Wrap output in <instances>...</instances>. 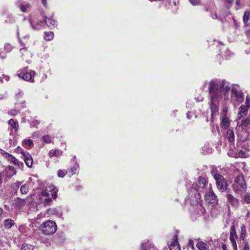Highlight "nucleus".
I'll return each mask as SVG.
<instances>
[{
	"label": "nucleus",
	"instance_id": "nucleus-1",
	"mask_svg": "<svg viewBox=\"0 0 250 250\" xmlns=\"http://www.w3.org/2000/svg\"><path fill=\"white\" fill-rule=\"evenodd\" d=\"M230 88L229 83L225 80L214 79L209 81L208 86V104L212 116L218 112L220 104L224 103L226 104Z\"/></svg>",
	"mask_w": 250,
	"mask_h": 250
},
{
	"label": "nucleus",
	"instance_id": "nucleus-2",
	"mask_svg": "<svg viewBox=\"0 0 250 250\" xmlns=\"http://www.w3.org/2000/svg\"><path fill=\"white\" fill-rule=\"evenodd\" d=\"M207 180L202 177H199L196 183L192 185V188L188 190V200L190 205L197 204L200 199V192H205L208 189Z\"/></svg>",
	"mask_w": 250,
	"mask_h": 250
},
{
	"label": "nucleus",
	"instance_id": "nucleus-3",
	"mask_svg": "<svg viewBox=\"0 0 250 250\" xmlns=\"http://www.w3.org/2000/svg\"><path fill=\"white\" fill-rule=\"evenodd\" d=\"M246 105H242L239 108L238 114V125L236 127L238 134L239 135L242 132H246L250 128V118L248 117L245 120L240 121L243 117L245 116L250 107V99L248 96L246 97Z\"/></svg>",
	"mask_w": 250,
	"mask_h": 250
},
{
	"label": "nucleus",
	"instance_id": "nucleus-4",
	"mask_svg": "<svg viewBox=\"0 0 250 250\" xmlns=\"http://www.w3.org/2000/svg\"><path fill=\"white\" fill-rule=\"evenodd\" d=\"M232 187L233 190L236 193H239L246 190L247 185L242 173L236 176Z\"/></svg>",
	"mask_w": 250,
	"mask_h": 250
},
{
	"label": "nucleus",
	"instance_id": "nucleus-5",
	"mask_svg": "<svg viewBox=\"0 0 250 250\" xmlns=\"http://www.w3.org/2000/svg\"><path fill=\"white\" fill-rule=\"evenodd\" d=\"M42 233L45 235H51L57 230V225L53 221H47L41 225Z\"/></svg>",
	"mask_w": 250,
	"mask_h": 250
},
{
	"label": "nucleus",
	"instance_id": "nucleus-6",
	"mask_svg": "<svg viewBox=\"0 0 250 250\" xmlns=\"http://www.w3.org/2000/svg\"><path fill=\"white\" fill-rule=\"evenodd\" d=\"M35 72L32 70H27L25 69H20L17 72V76L20 79L25 81L34 82V77Z\"/></svg>",
	"mask_w": 250,
	"mask_h": 250
},
{
	"label": "nucleus",
	"instance_id": "nucleus-7",
	"mask_svg": "<svg viewBox=\"0 0 250 250\" xmlns=\"http://www.w3.org/2000/svg\"><path fill=\"white\" fill-rule=\"evenodd\" d=\"M214 179L216 181L217 188L221 192H224L227 188V184L224 177L218 172L212 174Z\"/></svg>",
	"mask_w": 250,
	"mask_h": 250
},
{
	"label": "nucleus",
	"instance_id": "nucleus-8",
	"mask_svg": "<svg viewBox=\"0 0 250 250\" xmlns=\"http://www.w3.org/2000/svg\"><path fill=\"white\" fill-rule=\"evenodd\" d=\"M228 107L226 105L223 107L221 113V123L220 126L222 128L226 129L230 125V121L227 116Z\"/></svg>",
	"mask_w": 250,
	"mask_h": 250
},
{
	"label": "nucleus",
	"instance_id": "nucleus-9",
	"mask_svg": "<svg viewBox=\"0 0 250 250\" xmlns=\"http://www.w3.org/2000/svg\"><path fill=\"white\" fill-rule=\"evenodd\" d=\"M206 201L210 204L215 205L217 204V197L213 192L211 188L210 185H209L208 189L207 191L204 192Z\"/></svg>",
	"mask_w": 250,
	"mask_h": 250
},
{
	"label": "nucleus",
	"instance_id": "nucleus-10",
	"mask_svg": "<svg viewBox=\"0 0 250 250\" xmlns=\"http://www.w3.org/2000/svg\"><path fill=\"white\" fill-rule=\"evenodd\" d=\"M229 240L233 248V250H237L236 239H237V234L235 231V227L232 225L230 228Z\"/></svg>",
	"mask_w": 250,
	"mask_h": 250
},
{
	"label": "nucleus",
	"instance_id": "nucleus-11",
	"mask_svg": "<svg viewBox=\"0 0 250 250\" xmlns=\"http://www.w3.org/2000/svg\"><path fill=\"white\" fill-rule=\"evenodd\" d=\"M232 96L235 98V100L238 103H242L244 101V95L242 92L235 87L231 89Z\"/></svg>",
	"mask_w": 250,
	"mask_h": 250
},
{
	"label": "nucleus",
	"instance_id": "nucleus-12",
	"mask_svg": "<svg viewBox=\"0 0 250 250\" xmlns=\"http://www.w3.org/2000/svg\"><path fill=\"white\" fill-rule=\"evenodd\" d=\"M21 154L26 165L29 167H31L33 162L31 155L28 152L23 151H21Z\"/></svg>",
	"mask_w": 250,
	"mask_h": 250
},
{
	"label": "nucleus",
	"instance_id": "nucleus-13",
	"mask_svg": "<svg viewBox=\"0 0 250 250\" xmlns=\"http://www.w3.org/2000/svg\"><path fill=\"white\" fill-rule=\"evenodd\" d=\"M228 202L233 207L237 208L239 205V200L234 197L231 194H228L226 196Z\"/></svg>",
	"mask_w": 250,
	"mask_h": 250
},
{
	"label": "nucleus",
	"instance_id": "nucleus-14",
	"mask_svg": "<svg viewBox=\"0 0 250 250\" xmlns=\"http://www.w3.org/2000/svg\"><path fill=\"white\" fill-rule=\"evenodd\" d=\"M239 155L243 157H247L250 155V147L248 143H245L243 145V149L240 150Z\"/></svg>",
	"mask_w": 250,
	"mask_h": 250
},
{
	"label": "nucleus",
	"instance_id": "nucleus-15",
	"mask_svg": "<svg viewBox=\"0 0 250 250\" xmlns=\"http://www.w3.org/2000/svg\"><path fill=\"white\" fill-rule=\"evenodd\" d=\"M54 13L52 14L51 19H48L46 16H43L44 21L46 23L47 26L51 28L55 27L57 25V21L52 19Z\"/></svg>",
	"mask_w": 250,
	"mask_h": 250
},
{
	"label": "nucleus",
	"instance_id": "nucleus-16",
	"mask_svg": "<svg viewBox=\"0 0 250 250\" xmlns=\"http://www.w3.org/2000/svg\"><path fill=\"white\" fill-rule=\"evenodd\" d=\"M16 4L23 13H27L30 9L31 5L29 3L23 4L20 1H18L16 2Z\"/></svg>",
	"mask_w": 250,
	"mask_h": 250
},
{
	"label": "nucleus",
	"instance_id": "nucleus-17",
	"mask_svg": "<svg viewBox=\"0 0 250 250\" xmlns=\"http://www.w3.org/2000/svg\"><path fill=\"white\" fill-rule=\"evenodd\" d=\"M225 137L228 139L231 145L234 144L235 137L233 129L228 130L226 133Z\"/></svg>",
	"mask_w": 250,
	"mask_h": 250
},
{
	"label": "nucleus",
	"instance_id": "nucleus-18",
	"mask_svg": "<svg viewBox=\"0 0 250 250\" xmlns=\"http://www.w3.org/2000/svg\"><path fill=\"white\" fill-rule=\"evenodd\" d=\"M6 176L8 177H11L16 174L15 168L12 166H7L5 169Z\"/></svg>",
	"mask_w": 250,
	"mask_h": 250
},
{
	"label": "nucleus",
	"instance_id": "nucleus-19",
	"mask_svg": "<svg viewBox=\"0 0 250 250\" xmlns=\"http://www.w3.org/2000/svg\"><path fill=\"white\" fill-rule=\"evenodd\" d=\"M8 125H9V128L11 130V131L14 130L15 132H16L19 127L18 123L14 121L13 119H10L8 122Z\"/></svg>",
	"mask_w": 250,
	"mask_h": 250
},
{
	"label": "nucleus",
	"instance_id": "nucleus-20",
	"mask_svg": "<svg viewBox=\"0 0 250 250\" xmlns=\"http://www.w3.org/2000/svg\"><path fill=\"white\" fill-rule=\"evenodd\" d=\"M170 250H181L180 247L177 240V238L168 245Z\"/></svg>",
	"mask_w": 250,
	"mask_h": 250
},
{
	"label": "nucleus",
	"instance_id": "nucleus-21",
	"mask_svg": "<svg viewBox=\"0 0 250 250\" xmlns=\"http://www.w3.org/2000/svg\"><path fill=\"white\" fill-rule=\"evenodd\" d=\"M32 28L35 30H40L42 28L43 22L42 21H31Z\"/></svg>",
	"mask_w": 250,
	"mask_h": 250
},
{
	"label": "nucleus",
	"instance_id": "nucleus-22",
	"mask_svg": "<svg viewBox=\"0 0 250 250\" xmlns=\"http://www.w3.org/2000/svg\"><path fill=\"white\" fill-rule=\"evenodd\" d=\"M196 247L199 250H209L208 244L202 241L198 242Z\"/></svg>",
	"mask_w": 250,
	"mask_h": 250
},
{
	"label": "nucleus",
	"instance_id": "nucleus-23",
	"mask_svg": "<svg viewBox=\"0 0 250 250\" xmlns=\"http://www.w3.org/2000/svg\"><path fill=\"white\" fill-rule=\"evenodd\" d=\"M23 146L26 148H32L34 146L33 141L31 139H25L22 141Z\"/></svg>",
	"mask_w": 250,
	"mask_h": 250
},
{
	"label": "nucleus",
	"instance_id": "nucleus-24",
	"mask_svg": "<svg viewBox=\"0 0 250 250\" xmlns=\"http://www.w3.org/2000/svg\"><path fill=\"white\" fill-rule=\"evenodd\" d=\"M15 224V222L12 219H6L3 223V226L5 229L11 228Z\"/></svg>",
	"mask_w": 250,
	"mask_h": 250
},
{
	"label": "nucleus",
	"instance_id": "nucleus-25",
	"mask_svg": "<svg viewBox=\"0 0 250 250\" xmlns=\"http://www.w3.org/2000/svg\"><path fill=\"white\" fill-rule=\"evenodd\" d=\"M78 167L79 166L76 164L74 166L68 168L67 172L69 173L70 175H72L76 173Z\"/></svg>",
	"mask_w": 250,
	"mask_h": 250
},
{
	"label": "nucleus",
	"instance_id": "nucleus-26",
	"mask_svg": "<svg viewBox=\"0 0 250 250\" xmlns=\"http://www.w3.org/2000/svg\"><path fill=\"white\" fill-rule=\"evenodd\" d=\"M241 202L242 204H250V193H247L242 198Z\"/></svg>",
	"mask_w": 250,
	"mask_h": 250
},
{
	"label": "nucleus",
	"instance_id": "nucleus-27",
	"mask_svg": "<svg viewBox=\"0 0 250 250\" xmlns=\"http://www.w3.org/2000/svg\"><path fill=\"white\" fill-rule=\"evenodd\" d=\"M62 152L59 150H51L49 152V155L50 157L53 156H59L62 154Z\"/></svg>",
	"mask_w": 250,
	"mask_h": 250
},
{
	"label": "nucleus",
	"instance_id": "nucleus-28",
	"mask_svg": "<svg viewBox=\"0 0 250 250\" xmlns=\"http://www.w3.org/2000/svg\"><path fill=\"white\" fill-rule=\"evenodd\" d=\"M54 38V33L51 31L46 32L44 33V39L46 41H49Z\"/></svg>",
	"mask_w": 250,
	"mask_h": 250
},
{
	"label": "nucleus",
	"instance_id": "nucleus-29",
	"mask_svg": "<svg viewBox=\"0 0 250 250\" xmlns=\"http://www.w3.org/2000/svg\"><path fill=\"white\" fill-rule=\"evenodd\" d=\"M246 228L244 225H242L241 226V233H240V240H244L245 237H246Z\"/></svg>",
	"mask_w": 250,
	"mask_h": 250
},
{
	"label": "nucleus",
	"instance_id": "nucleus-30",
	"mask_svg": "<svg viewBox=\"0 0 250 250\" xmlns=\"http://www.w3.org/2000/svg\"><path fill=\"white\" fill-rule=\"evenodd\" d=\"M250 19V12L249 11H246L244 12L243 20L244 22L246 24L248 21Z\"/></svg>",
	"mask_w": 250,
	"mask_h": 250
},
{
	"label": "nucleus",
	"instance_id": "nucleus-31",
	"mask_svg": "<svg viewBox=\"0 0 250 250\" xmlns=\"http://www.w3.org/2000/svg\"><path fill=\"white\" fill-rule=\"evenodd\" d=\"M153 246V245H149L148 241H145L141 245V250H150V246Z\"/></svg>",
	"mask_w": 250,
	"mask_h": 250
},
{
	"label": "nucleus",
	"instance_id": "nucleus-32",
	"mask_svg": "<svg viewBox=\"0 0 250 250\" xmlns=\"http://www.w3.org/2000/svg\"><path fill=\"white\" fill-rule=\"evenodd\" d=\"M21 192L23 194H26L27 193L29 190V186L27 184H24L21 187Z\"/></svg>",
	"mask_w": 250,
	"mask_h": 250
},
{
	"label": "nucleus",
	"instance_id": "nucleus-33",
	"mask_svg": "<svg viewBox=\"0 0 250 250\" xmlns=\"http://www.w3.org/2000/svg\"><path fill=\"white\" fill-rule=\"evenodd\" d=\"M34 247L32 245L28 244H23L21 250H33Z\"/></svg>",
	"mask_w": 250,
	"mask_h": 250
},
{
	"label": "nucleus",
	"instance_id": "nucleus-34",
	"mask_svg": "<svg viewBox=\"0 0 250 250\" xmlns=\"http://www.w3.org/2000/svg\"><path fill=\"white\" fill-rule=\"evenodd\" d=\"M12 163L18 167L19 168H22L23 167V164L20 162L18 159L15 158V161H13Z\"/></svg>",
	"mask_w": 250,
	"mask_h": 250
},
{
	"label": "nucleus",
	"instance_id": "nucleus-35",
	"mask_svg": "<svg viewBox=\"0 0 250 250\" xmlns=\"http://www.w3.org/2000/svg\"><path fill=\"white\" fill-rule=\"evenodd\" d=\"M47 213L48 214L53 215L57 214L58 212L56 208H50L47 209Z\"/></svg>",
	"mask_w": 250,
	"mask_h": 250
},
{
	"label": "nucleus",
	"instance_id": "nucleus-36",
	"mask_svg": "<svg viewBox=\"0 0 250 250\" xmlns=\"http://www.w3.org/2000/svg\"><path fill=\"white\" fill-rule=\"evenodd\" d=\"M25 205V201L24 200H19L16 203V206L18 207L19 208H21Z\"/></svg>",
	"mask_w": 250,
	"mask_h": 250
},
{
	"label": "nucleus",
	"instance_id": "nucleus-37",
	"mask_svg": "<svg viewBox=\"0 0 250 250\" xmlns=\"http://www.w3.org/2000/svg\"><path fill=\"white\" fill-rule=\"evenodd\" d=\"M5 157L10 163H12L13 161H15V157L8 153H6Z\"/></svg>",
	"mask_w": 250,
	"mask_h": 250
},
{
	"label": "nucleus",
	"instance_id": "nucleus-38",
	"mask_svg": "<svg viewBox=\"0 0 250 250\" xmlns=\"http://www.w3.org/2000/svg\"><path fill=\"white\" fill-rule=\"evenodd\" d=\"M19 230L22 234L27 235V231L26 230V227L24 225H21L19 227Z\"/></svg>",
	"mask_w": 250,
	"mask_h": 250
},
{
	"label": "nucleus",
	"instance_id": "nucleus-39",
	"mask_svg": "<svg viewBox=\"0 0 250 250\" xmlns=\"http://www.w3.org/2000/svg\"><path fill=\"white\" fill-rule=\"evenodd\" d=\"M52 202L51 198L48 197L44 199L43 201V204L44 206L50 205Z\"/></svg>",
	"mask_w": 250,
	"mask_h": 250
},
{
	"label": "nucleus",
	"instance_id": "nucleus-40",
	"mask_svg": "<svg viewBox=\"0 0 250 250\" xmlns=\"http://www.w3.org/2000/svg\"><path fill=\"white\" fill-rule=\"evenodd\" d=\"M42 139L43 141L46 143H50L51 142V138L48 135H45L43 136Z\"/></svg>",
	"mask_w": 250,
	"mask_h": 250
},
{
	"label": "nucleus",
	"instance_id": "nucleus-41",
	"mask_svg": "<svg viewBox=\"0 0 250 250\" xmlns=\"http://www.w3.org/2000/svg\"><path fill=\"white\" fill-rule=\"evenodd\" d=\"M65 176L64 171L62 170H59L58 171V176L61 178H63Z\"/></svg>",
	"mask_w": 250,
	"mask_h": 250
},
{
	"label": "nucleus",
	"instance_id": "nucleus-42",
	"mask_svg": "<svg viewBox=\"0 0 250 250\" xmlns=\"http://www.w3.org/2000/svg\"><path fill=\"white\" fill-rule=\"evenodd\" d=\"M12 47L9 44H5L4 46V49L7 52L10 51L12 50Z\"/></svg>",
	"mask_w": 250,
	"mask_h": 250
},
{
	"label": "nucleus",
	"instance_id": "nucleus-43",
	"mask_svg": "<svg viewBox=\"0 0 250 250\" xmlns=\"http://www.w3.org/2000/svg\"><path fill=\"white\" fill-rule=\"evenodd\" d=\"M5 214L6 213L4 212L3 209L0 208V220L5 217Z\"/></svg>",
	"mask_w": 250,
	"mask_h": 250
},
{
	"label": "nucleus",
	"instance_id": "nucleus-44",
	"mask_svg": "<svg viewBox=\"0 0 250 250\" xmlns=\"http://www.w3.org/2000/svg\"><path fill=\"white\" fill-rule=\"evenodd\" d=\"M242 250H250V244L248 242H246L244 244V248H242Z\"/></svg>",
	"mask_w": 250,
	"mask_h": 250
},
{
	"label": "nucleus",
	"instance_id": "nucleus-45",
	"mask_svg": "<svg viewBox=\"0 0 250 250\" xmlns=\"http://www.w3.org/2000/svg\"><path fill=\"white\" fill-rule=\"evenodd\" d=\"M221 53L222 55H224L225 56L226 59H227V57L229 56L231 54L229 50H227L226 51L224 52V53L221 52Z\"/></svg>",
	"mask_w": 250,
	"mask_h": 250
},
{
	"label": "nucleus",
	"instance_id": "nucleus-46",
	"mask_svg": "<svg viewBox=\"0 0 250 250\" xmlns=\"http://www.w3.org/2000/svg\"><path fill=\"white\" fill-rule=\"evenodd\" d=\"M189 1L193 5L199 4L200 1L199 0H189Z\"/></svg>",
	"mask_w": 250,
	"mask_h": 250
},
{
	"label": "nucleus",
	"instance_id": "nucleus-47",
	"mask_svg": "<svg viewBox=\"0 0 250 250\" xmlns=\"http://www.w3.org/2000/svg\"><path fill=\"white\" fill-rule=\"evenodd\" d=\"M41 195L43 196H49V193L46 190H42L41 192Z\"/></svg>",
	"mask_w": 250,
	"mask_h": 250
},
{
	"label": "nucleus",
	"instance_id": "nucleus-48",
	"mask_svg": "<svg viewBox=\"0 0 250 250\" xmlns=\"http://www.w3.org/2000/svg\"><path fill=\"white\" fill-rule=\"evenodd\" d=\"M188 246L191 247L192 248V249H194V243H193V240L189 239L188 243Z\"/></svg>",
	"mask_w": 250,
	"mask_h": 250
},
{
	"label": "nucleus",
	"instance_id": "nucleus-49",
	"mask_svg": "<svg viewBox=\"0 0 250 250\" xmlns=\"http://www.w3.org/2000/svg\"><path fill=\"white\" fill-rule=\"evenodd\" d=\"M10 114L11 115H12V116H15L16 115H17L18 113V111L17 110H11L10 111Z\"/></svg>",
	"mask_w": 250,
	"mask_h": 250
},
{
	"label": "nucleus",
	"instance_id": "nucleus-50",
	"mask_svg": "<svg viewBox=\"0 0 250 250\" xmlns=\"http://www.w3.org/2000/svg\"><path fill=\"white\" fill-rule=\"evenodd\" d=\"M40 124V122L39 121H37V120H35L34 121L32 122V124H31V125L32 126H36L37 125H39Z\"/></svg>",
	"mask_w": 250,
	"mask_h": 250
},
{
	"label": "nucleus",
	"instance_id": "nucleus-51",
	"mask_svg": "<svg viewBox=\"0 0 250 250\" xmlns=\"http://www.w3.org/2000/svg\"><path fill=\"white\" fill-rule=\"evenodd\" d=\"M193 114L192 112H189L188 111L187 113V117L188 119H191L192 117L193 116Z\"/></svg>",
	"mask_w": 250,
	"mask_h": 250
},
{
	"label": "nucleus",
	"instance_id": "nucleus-52",
	"mask_svg": "<svg viewBox=\"0 0 250 250\" xmlns=\"http://www.w3.org/2000/svg\"><path fill=\"white\" fill-rule=\"evenodd\" d=\"M2 79L5 81L7 82L9 79V77L6 75H2Z\"/></svg>",
	"mask_w": 250,
	"mask_h": 250
},
{
	"label": "nucleus",
	"instance_id": "nucleus-53",
	"mask_svg": "<svg viewBox=\"0 0 250 250\" xmlns=\"http://www.w3.org/2000/svg\"><path fill=\"white\" fill-rule=\"evenodd\" d=\"M4 209L6 211H10V208H9V207L8 206H7L6 205H4Z\"/></svg>",
	"mask_w": 250,
	"mask_h": 250
},
{
	"label": "nucleus",
	"instance_id": "nucleus-54",
	"mask_svg": "<svg viewBox=\"0 0 250 250\" xmlns=\"http://www.w3.org/2000/svg\"><path fill=\"white\" fill-rule=\"evenodd\" d=\"M42 4L45 7L47 5V0H41Z\"/></svg>",
	"mask_w": 250,
	"mask_h": 250
},
{
	"label": "nucleus",
	"instance_id": "nucleus-55",
	"mask_svg": "<svg viewBox=\"0 0 250 250\" xmlns=\"http://www.w3.org/2000/svg\"><path fill=\"white\" fill-rule=\"evenodd\" d=\"M150 250H158V249L154 246H150Z\"/></svg>",
	"mask_w": 250,
	"mask_h": 250
},
{
	"label": "nucleus",
	"instance_id": "nucleus-56",
	"mask_svg": "<svg viewBox=\"0 0 250 250\" xmlns=\"http://www.w3.org/2000/svg\"><path fill=\"white\" fill-rule=\"evenodd\" d=\"M222 249L223 250H228L227 247L225 244H223L222 246Z\"/></svg>",
	"mask_w": 250,
	"mask_h": 250
},
{
	"label": "nucleus",
	"instance_id": "nucleus-57",
	"mask_svg": "<svg viewBox=\"0 0 250 250\" xmlns=\"http://www.w3.org/2000/svg\"><path fill=\"white\" fill-rule=\"evenodd\" d=\"M15 185H16V186L17 187H19L21 185V182H16L15 183Z\"/></svg>",
	"mask_w": 250,
	"mask_h": 250
},
{
	"label": "nucleus",
	"instance_id": "nucleus-58",
	"mask_svg": "<svg viewBox=\"0 0 250 250\" xmlns=\"http://www.w3.org/2000/svg\"><path fill=\"white\" fill-rule=\"evenodd\" d=\"M2 173L0 172V184H1L2 183Z\"/></svg>",
	"mask_w": 250,
	"mask_h": 250
},
{
	"label": "nucleus",
	"instance_id": "nucleus-59",
	"mask_svg": "<svg viewBox=\"0 0 250 250\" xmlns=\"http://www.w3.org/2000/svg\"><path fill=\"white\" fill-rule=\"evenodd\" d=\"M5 57L6 56H5V54L4 53H2V54H1V53H0V57L1 59H4L5 58Z\"/></svg>",
	"mask_w": 250,
	"mask_h": 250
},
{
	"label": "nucleus",
	"instance_id": "nucleus-60",
	"mask_svg": "<svg viewBox=\"0 0 250 250\" xmlns=\"http://www.w3.org/2000/svg\"><path fill=\"white\" fill-rule=\"evenodd\" d=\"M52 197L54 199H55L56 198L57 194H56V192L55 191L53 192V193H52Z\"/></svg>",
	"mask_w": 250,
	"mask_h": 250
},
{
	"label": "nucleus",
	"instance_id": "nucleus-61",
	"mask_svg": "<svg viewBox=\"0 0 250 250\" xmlns=\"http://www.w3.org/2000/svg\"><path fill=\"white\" fill-rule=\"evenodd\" d=\"M240 2V0H235V3L237 5H239Z\"/></svg>",
	"mask_w": 250,
	"mask_h": 250
},
{
	"label": "nucleus",
	"instance_id": "nucleus-62",
	"mask_svg": "<svg viewBox=\"0 0 250 250\" xmlns=\"http://www.w3.org/2000/svg\"><path fill=\"white\" fill-rule=\"evenodd\" d=\"M25 51V50L24 49H23V48H21V49H20V52H21V53H22L23 52Z\"/></svg>",
	"mask_w": 250,
	"mask_h": 250
},
{
	"label": "nucleus",
	"instance_id": "nucleus-63",
	"mask_svg": "<svg viewBox=\"0 0 250 250\" xmlns=\"http://www.w3.org/2000/svg\"><path fill=\"white\" fill-rule=\"evenodd\" d=\"M0 83H3V79H2V77H0Z\"/></svg>",
	"mask_w": 250,
	"mask_h": 250
},
{
	"label": "nucleus",
	"instance_id": "nucleus-64",
	"mask_svg": "<svg viewBox=\"0 0 250 250\" xmlns=\"http://www.w3.org/2000/svg\"><path fill=\"white\" fill-rule=\"evenodd\" d=\"M227 1L228 2L230 3V2H231L233 1V0H227Z\"/></svg>",
	"mask_w": 250,
	"mask_h": 250
}]
</instances>
